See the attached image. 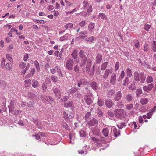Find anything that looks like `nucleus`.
I'll use <instances>...</instances> for the list:
<instances>
[{
    "instance_id": "f257e3e1",
    "label": "nucleus",
    "mask_w": 156,
    "mask_h": 156,
    "mask_svg": "<svg viewBox=\"0 0 156 156\" xmlns=\"http://www.w3.org/2000/svg\"><path fill=\"white\" fill-rule=\"evenodd\" d=\"M134 78L136 81H140L141 83H143L145 80L146 76L143 72L140 73L135 72L134 73Z\"/></svg>"
},
{
    "instance_id": "f03ea898",
    "label": "nucleus",
    "mask_w": 156,
    "mask_h": 156,
    "mask_svg": "<svg viewBox=\"0 0 156 156\" xmlns=\"http://www.w3.org/2000/svg\"><path fill=\"white\" fill-rule=\"evenodd\" d=\"M85 53L83 50H80L79 52V55L80 58L82 59V61L80 64L81 66H84L87 60V58L85 55Z\"/></svg>"
},
{
    "instance_id": "7ed1b4c3",
    "label": "nucleus",
    "mask_w": 156,
    "mask_h": 156,
    "mask_svg": "<svg viewBox=\"0 0 156 156\" xmlns=\"http://www.w3.org/2000/svg\"><path fill=\"white\" fill-rule=\"evenodd\" d=\"M95 68L94 65L93 66V68H91V63L90 62H87L86 65V72L90 75H93L94 74Z\"/></svg>"
},
{
    "instance_id": "20e7f679",
    "label": "nucleus",
    "mask_w": 156,
    "mask_h": 156,
    "mask_svg": "<svg viewBox=\"0 0 156 156\" xmlns=\"http://www.w3.org/2000/svg\"><path fill=\"white\" fill-rule=\"evenodd\" d=\"M115 116L117 118H121L124 117V115L125 114L124 110L119 109L116 110L115 111Z\"/></svg>"
},
{
    "instance_id": "39448f33",
    "label": "nucleus",
    "mask_w": 156,
    "mask_h": 156,
    "mask_svg": "<svg viewBox=\"0 0 156 156\" xmlns=\"http://www.w3.org/2000/svg\"><path fill=\"white\" fill-rule=\"evenodd\" d=\"M154 87V85L152 83H151L147 85L143 86V89L146 92H148L151 90Z\"/></svg>"
},
{
    "instance_id": "423d86ee",
    "label": "nucleus",
    "mask_w": 156,
    "mask_h": 156,
    "mask_svg": "<svg viewBox=\"0 0 156 156\" xmlns=\"http://www.w3.org/2000/svg\"><path fill=\"white\" fill-rule=\"evenodd\" d=\"M73 63V61L71 59H69L67 61L66 67L69 70H71L72 69Z\"/></svg>"
},
{
    "instance_id": "0eeeda50",
    "label": "nucleus",
    "mask_w": 156,
    "mask_h": 156,
    "mask_svg": "<svg viewBox=\"0 0 156 156\" xmlns=\"http://www.w3.org/2000/svg\"><path fill=\"white\" fill-rule=\"evenodd\" d=\"M105 103L107 107L110 108L114 104V102L111 99H108L105 100Z\"/></svg>"
},
{
    "instance_id": "6e6552de",
    "label": "nucleus",
    "mask_w": 156,
    "mask_h": 156,
    "mask_svg": "<svg viewBox=\"0 0 156 156\" xmlns=\"http://www.w3.org/2000/svg\"><path fill=\"white\" fill-rule=\"evenodd\" d=\"M122 97V93L121 91L117 92L115 94L114 98V100L115 101H119Z\"/></svg>"
},
{
    "instance_id": "1a4fd4ad",
    "label": "nucleus",
    "mask_w": 156,
    "mask_h": 156,
    "mask_svg": "<svg viewBox=\"0 0 156 156\" xmlns=\"http://www.w3.org/2000/svg\"><path fill=\"white\" fill-rule=\"evenodd\" d=\"M43 100L46 102L50 103L53 101V98L50 96H44L42 97Z\"/></svg>"
},
{
    "instance_id": "9d476101",
    "label": "nucleus",
    "mask_w": 156,
    "mask_h": 156,
    "mask_svg": "<svg viewBox=\"0 0 156 156\" xmlns=\"http://www.w3.org/2000/svg\"><path fill=\"white\" fill-rule=\"evenodd\" d=\"M14 103L15 101H14L12 100L10 104L8 105L9 111L10 112H12L15 108Z\"/></svg>"
},
{
    "instance_id": "9b49d317",
    "label": "nucleus",
    "mask_w": 156,
    "mask_h": 156,
    "mask_svg": "<svg viewBox=\"0 0 156 156\" xmlns=\"http://www.w3.org/2000/svg\"><path fill=\"white\" fill-rule=\"evenodd\" d=\"M109 129L107 128L104 129L102 131L103 134L104 136H110L111 137H112V134L109 133Z\"/></svg>"
},
{
    "instance_id": "f8f14e48",
    "label": "nucleus",
    "mask_w": 156,
    "mask_h": 156,
    "mask_svg": "<svg viewBox=\"0 0 156 156\" xmlns=\"http://www.w3.org/2000/svg\"><path fill=\"white\" fill-rule=\"evenodd\" d=\"M53 92L55 96L57 98V99H59L61 98V92L59 89L55 88L54 89Z\"/></svg>"
},
{
    "instance_id": "ddd939ff",
    "label": "nucleus",
    "mask_w": 156,
    "mask_h": 156,
    "mask_svg": "<svg viewBox=\"0 0 156 156\" xmlns=\"http://www.w3.org/2000/svg\"><path fill=\"white\" fill-rule=\"evenodd\" d=\"M113 133H111L112 135V137H111L112 138L113 136H114L116 137L120 134V131L119 130L118 131L117 129L115 128H113Z\"/></svg>"
},
{
    "instance_id": "4468645a",
    "label": "nucleus",
    "mask_w": 156,
    "mask_h": 156,
    "mask_svg": "<svg viewBox=\"0 0 156 156\" xmlns=\"http://www.w3.org/2000/svg\"><path fill=\"white\" fill-rule=\"evenodd\" d=\"M115 91L113 89H111L108 90L107 93V96L109 98H111L115 94Z\"/></svg>"
},
{
    "instance_id": "2eb2a0df",
    "label": "nucleus",
    "mask_w": 156,
    "mask_h": 156,
    "mask_svg": "<svg viewBox=\"0 0 156 156\" xmlns=\"http://www.w3.org/2000/svg\"><path fill=\"white\" fill-rule=\"evenodd\" d=\"M69 138L70 140V143L73 144L74 143V140L75 139V136L74 135V133L73 132H72V133H69Z\"/></svg>"
},
{
    "instance_id": "dca6fc26",
    "label": "nucleus",
    "mask_w": 156,
    "mask_h": 156,
    "mask_svg": "<svg viewBox=\"0 0 156 156\" xmlns=\"http://www.w3.org/2000/svg\"><path fill=\"white\" fill-rule=\"evenodd\" d=\"M116 80V75L114 74L112 75L110 79V83L112 85L114 84Z\"/></svg>"
},
{
    "instance_id": "f3484780",
    "label": "nucleus",
    "mask_w": 156,
    "mask_h": 156,
    "mask_svg": "<svg viewBox=\"0 0 156 156\" xmlns=\"http://www.w3.org/2000/svg\"><path fill=\"white\" fill-rule=\"evenodd\" d=\"M35 72V69L33 68L30 69V72L26 76L27 78H29L32 76L34 74Z\"/></svg>"
},
{
    "instance_id": "a211bd4d",
    "label": "nucleus",
    "mask_w": 156,
    "mask_h": 156,
    "mask_svg": "<svg viewBox=\"0 0 156 156\" xmlns=\"http://www.w3.org/2000/svg\"><path fill=\"white\" fill-rule=\"evenodd\" d=\"M60 70V69L59 67L58 66H56L54 68L51 69L50 71L52 73L54 74L56 72L57 73L59 72V71Z\"/></svg>"
},
{
    "instance_id": "6ab92c4d",
    "label": "nucleus",
    "mask_w": 156,
    "mask_h": 156,
    "mask_svg": "<svg viewBox=\"0 0 156 156\" xmlns=\"http://www.w3.org/2000/svg\"><path fill=\"white\" fill-rule=\"evenodd\" d=\"M97 120L94 118L93 119L88 122V124L90 126H94L96 123Z\"/></svg>"
},
{
    "instance_id": "aec40b11",
    "label": "nucleus",
    "mask_w": 156,
    "mask_h": 156,
    "mask_svg": "<svg viewBox=\"0 0 156 156\" xmlns=\"http://www.w3.org/2000/svg\"><path fill=\"white\" fill-rule=\"evenodd\" d=\"M70 36V35L68 33H66L65 35L60 38V40L61 41H63L67 40L69 36Z\"/></svg>"
},
{
    "instance_id": "412c9836",
    "label": "nucleus",
    "mask_w": 156,
    "mask_h": 156,
    "mask_svg": "<svg viewBox=\"0 0 156 156\" xmlns=\"http://www.w3.org/2000/svg\"><path fill=\"white\" fill-rule=\"evenodd\" d=\"M32 85L34 88H37L38 86V82L36 80H33L32 81Z\"/></svg>"
},
{
    "instance_id": "4be33fe9",
    "label": "nucleus",
    "mask_w": 156,
    "mask_h": 156,
    "mask_svg": "<svg viewBox=\"0 0 156 156\" xmlns=\"http://www.w3.org/2000/svg\"><path fill=\"white\" fill-rule=\"evenodd\" d=\"M133 98L132 95L129 94L126 95L125 98V99L129 102H131L133 100Z\"/></svg>"
},
{
    "instance_id": "5701e85b",
    "label": "nucleus",
    "mask_w": 156,
    "mask_h": 156,
    "mask_svg": "<svg viewBox=\"0 0 156 156\" xmlns=\"http://www.w3.org/2000/svg\"><path fill=\"white\" fill-rule=\"evenodd\" d=\"M85 101L87 105H90L92 102V100L90 97H85Z\"/></svg>"
},
{
    "instance_id": "b1692460",
    "label": "nucleus",
    "mask_w": 156,
    "mask_h": 156,
    "mask_svg": "<svg viewBox=\"0 0 156 156\" xmlns=\"http://www.w3.org/2000/svg\"><path fill=\"white\" fill-rule=\"evenodd\" d=\"M73 102L72 101H68L64 104V106L66 108L72 107L73 105Z\"/></svg>"
},
{
    "instance_id": "393cba45",
    "label": "nucleus",
    "mask_w": 156,
    "mask_h": 156,
    "mask_svg": "<svg viewBox=\"0 0 156 156\" xmlns=\"http://www.w3.org/2000/svg\"><path fill=\"white\" fill-rule=\"evenodd\" d=\"M24 83L25 87H28L31 84V81L30 79H28L24 81Z\"/></svg>"
},
{
    "instance_id": "a878e982",
    "label": "nucleus",
    "mask_w": 156,
    "mask_h": 156,
    "mask_svg": "<svg viewBox=\"0 0 156 156\" xmlns=\"http://www.w3.org/2000/svg\"><path fill=\"white\" fill-rule=\"evenodd\" d=\"M94 25L95 24L94 23H91L89 24L88 26V30L90 32H92V30L94 27Z\"/></svg>"
},
{
    "instance_id": "bb28decb",
    "label": "nucleus",
    "mask_w": 156,
    "mask_h": 156,
    "mask_svg": "<svg viewBox=\"0 0 156 156\" xmlns=\"http://www.w3.org/2000/svg\"><path fill=\"white\" fill-rule=\"evenodd\" d=\"M92 144H95L97 147L98 146V139L95 137L92 138Z\"/></svg>"
},
{
    "instance_id": "cd10ccee",
    "label": "nucleus",
    "mask_w": 156,
    "mask_h": 156,
    "mask_svg": "<svg viewBox=\"0 0 156 156\" xmlns=\"http://www.w3.org/2000/svg\"><path fill=\"white\" fill-rule=\"evenodd\" d=\"M148 99L146 98H143L141 99L140 102L142 105H145L148 102Z\"/></svg>"
},
{
    "instance_id": "c85d7f7f",
    "label": "nucleus",
    "mask_w": 156,
    "mask_h": 156,
    "mask_svg": "<svg viewBox=\"0 0 156 156\" xmlns=\"http://www.w3.org/2000/svg\"><path fill=\"white\" fill-rule=\"evenodd\" d=\"M153 81V78L151 76H147L146 78V82L147 83L152 82Z\"/></svg>"
},
{
    "instance_id": "c756f323",
    "label": "nucleus",
    "mask_w": 156,
    "mask_h": 156,
    "mask_svg": "<svg viewBox=\"0 0 156 156\" xmlns=\"http://www.w3.org/2000/svg\"><path fill=\"white\" fill-rule=\"evenodd\" d=\"M72 57L74 59L76 58L77 55L78 53L76 50H74L73 51L71 54Z\"/></svg>"
},
{
    "instance_id": "7c9ffc66",
    "label": "nucleus",
    "mask_w": 156,
    "mask_h": 156,
    "mask_svg": "<svg viewBox=\"0 0 156 156\" xmlns=\"http://www.w3.org/2000/svg\"><path fill=\"white\" fill-rule=\"evenodd\" d=\"M6 58L11 62H13V59L11 55L7 54L6 55Z\"/></svg>"
},
{
    "instance_id": "2f4dec72",
    "label": "nucleus",
    "mask_w": 156,
    "mask_h": 156,
    "mask_svg": "<svg viewBox=\"0 0 156 156\" xmlns=\"http://www.w3.org/2000/svg\"><path fill=\"white\" fill-rule=\"evenodd\" d=\"M126 73L127 75L129 77H130L132 76V72L131 69L128 68L126 69Z\"/></svg>"
},
{
    "instance_id": "473e14b6",
    "label": "nucleus",
    "mask_w": 156,
    "mask_h": 156,
    "mask_svg": "<svg viewBox=\"0 0 156 156\" xmlns=\"http://www.w3.org/2000/svg\"><path fill=\"white\" fill-rule=\"evenodd\" d=\"M110 72V70L108 69H107L106 70L105 74L104 75V78L105 79H106L108 77L109 73Z\"/></svg>"
},
{
    "instance_id": "72a5a7b5",
    "label": "nucleus",
    "mask_w": 156,
    "mask_h": 156,
    "mask_svg": "<svg viewBox=\"0 0 156 156\" xmlns=\"http://www.w3.org/2000/svg\"><path fill=\"white\" fill-rule=\"evenodd\" d=\"M130 83L129 78L128 77H126L124 80V83L123 84V86H125L128 85Z\"/></svg>"
},
{
    "instance_id": "f704fd0d",
    "label": "nucleus",
    "mask_w": 156,
    "mask_h": 156,
    "mask_svg": "<svg viewBox=\"0 0 156 156\" xmlns=\"http://www.w3.org/2000/svg\"><path fill=\"white\" fill-rule=\"evenodd\" d=\"M91 86L92 88L95 90H97V84L95 82H92L91 84Z\"/></svg>"
},
{
    "instance_id": "c9c22d12",
    "label": "nucleus",
    "mask_w": 156,
    "mask_h": 156,
    "mask_svg": "<svg viewBox=\"0 0 156 156\" xmlns=\"http://www.w3.org/2000/svg\"><path fill=\"white\" fill-rule=\"evenodd\" d=\"M129 89L131 90H134L136 89V87L135 84H131V85L128 87Z\"/></svg>"
},
{
    "instance_id": "e433bc0d",
    "label": "nucleus",
    "mask_w": 156,
    "mask_h": 156,
    "mask_svg": "<svg viewBox=\"0 0 156 156\" xmlns=\"http://www.w3.org/2000/svg\"><path fill=\"white\" fill-rule=\"evenodd\" d=\"M117 126L119 128L122 129L123 127H126V125L123 122L117 124Z\"/></svg>"
},
{
    "instance_id": "4c0bfd02",
    "label": "nucleus",
    "mask_w": 156,
    "mask_h": 156,
    "mask_svg": "<svg viewBox=\"0 0 156 156\" xmlns=\"http://www.w3.org/2000/svg\"><path fill=\"white\" fill-rule=\"evenodd\" d=\"M34 65L36 68L37 70L38 71L40 70L39 65L38 62L37 61L35 60L34 62Z\"/></svg>"
},
{
    "instance_id": "58836bf2",
    "label": "nucleus",
    "mask_w": 156,
    "mask_h": 156,
    "mask_svg": "<svg viewBox=\"0 0 156 156\" xmlns=\"http://www.w3.org/2000/svg\"><path fill=\"white\" fill-rule=\"evenodd\" d=\"M29 68V64L28 63L27 64L26 66L25 69L23 70L21 72L22 74H24L26 73V72L28 70Z\"/></svg>"
},
{
    "instance_id": "ea45409f",
    "label": "nucleus",
    "mask_w": 156,
    "mask_h": 156,
    "mask_svg": "<svg viewBox=\"0 0 156 156\" xmlns=\"http://www.w3.org/2000/svg\"><path fill=\"white\" fill-rule=\"evenodd\" d=\"M149 45L146 43L145 44L144 46V51H147L149 50Z\"/></svg>"
},
{
    "instance_id": "a19ab883",
    "label": "nucleus",
    "mask_w": 156,
    "mask_h": 156,
    "mask_svg": "<svg viewBox=\"0 0 156 156\" xmlns=\"http://www.w3.org/2000/svg\"><path fill=\"white\" fill-rule=\"evenodd\" d=\"M137 97H139L142 93V90L140 89H137L136 90Z\"/></svg>"
},
{
    "instance_id": "79ce46f5",
    "label": "nucleus",
    "mask_w": 156,
    "mask_h": 156,
    "mask_svg": "<svg viewBox=\"0 0 156 156\" xmlns=\"http://www.w3.org/2000/svg\"><path fill=\"white\" fill-rule=\"evenodd\" d=\"M133 105L132 104H127L126 105V109L128 110L131 109L133 108Z\"/></svg>"
},
{
    "instance_id": "37998d69",
    "label": "nucleus",
    "mask_w": 156,
    "mask_h": 156,
    "mask_svg": "<svg viewBox=\"0 0 156 156\" xmlns=\"http://www.w3.org/2000/svg\"><path fill=\"white\" fill-rule=\"evenodd\" d=\"M26 65L25 63L23 62H20V68L22 69H24L25 67H26Z\"/></svg>"
},
{
    "instance_id": "c03bdc74",
    "label": "nucleus",
    "mask_w": 156,
    "mask_h": 156,
    "mask_svg": "<svg viewBox=\"0 0 156 156\" xmlns=\"http://www.w3.org/2000/svg\"><path fill=\"white\" fill-rule=\"evenodd\" d=\"M83 7L84 9H87V7L89 6V4L88 3L85 1H84L83 2Z\"/></svg>"
},
{
    "instance_id": "a18cd8bd",
    "label": "nucleus",
    "mask_w": 156,
    "mask_h": 156,
    "mask_svg": "<svg viewBox=\"0 0 156 156\" xmlns=\"http://www.w3.org/2000/svg\"><path fill=\"white\" fill-rule=\"evenodd\" d=\"M12 65L10 63H8L5 65V68L6 69L10 70L12 69Z\"/></svg>"
},
{
    "instance_id": "49530a36",
    "label": "nucleus",
    "mask_w": 156,
    "mask_h": 156,
    "mask_svg": "<svg viewBox=\"0 0 156 156\" xmlns=\"http://www.w3.org/2000/svg\"><path fill=\"white\" fill-rule=\"evenodd\" d=\"M107 62H105L103 63L101 65V70H105L106 69V68L107 66Z\"/></svg>"
},
{
    "instance_id": "de8ad7c7",
    "label": "nucleus",
    "mask_w": 156,
    "mask_h": 156,
    "mask_svg": "<svg viewBox=\"0 0 156 156\" xmlns=\"http://www.w3.org/2000/svg\"><path fill=\"white\" fill-rule=\"evenodd\" d=\"M51 79L54 82H56L58 80V77L55 75H53L51 77Z\"/></svg>"
},
{
    "instance_id": "09e8293b",
    "label": "nucleus",
    "mask_w": 156,
    "mask_h": 156,
    "mask_svg": "<svg viewBox=\"0 0 156 156\" xmlns=\"http://www.w3.org/2000/svg\"><path fill=\"white\" fill-rule=\"evenodd\" d=\"M73 25L72 23H69L65 25L64 27L66 29L71 28H72Z\"/></svg>"
},
{
    "instance_id": "8fccbe9b",
    "label": "nucleus",
    "mask_w": 156,
    "mask_h": 156,
    "mask_svg": "<svg viewBox=\"0 0 156 156\" xmlns=\"http://www.w3.org/2000/svg\"><path fill=\"white\" fill-rule=\"evenodd\" d=\"M91 114L90 112H87L85 115V117L86 118V120L88 121V118L90 116Z\"/></svg>"
},
{
    "instance_id": "3c124183",
    "label": "nucleus",
    "mask_w": 156,
    "mask_h": 156,
    "mask_svg": "<svg viewBox=\"0 0 156 156\" xmlns=\"http://www.w3.org/2000/svg\"><path fill=\"white\" fill-rule=\"evenodd\" d=\"M99 16L102 19L105 20L106 19V17L105 15L103 13H100Z\"/></svg>"
},
{
    "instance_id": "603ef678",
    "label": "nucleus",
    "mask_w": 156,
    "mask_h": 156,
    "mask_svg": "<svg viewBox=\"0 0 156 156\" xmlns=\"http://www.w3.org/2000/svg\"><path fill=\"white\" fill-rule=\"evenodd\" d=\"M86 23L85 21H82L79 23V25L81 27H84L86 24Z\"/></svg>"
},
{
    "instance_id": "864d4df0",
    "label": "nucleus",
    "mask_w": 156,
    "mask_h": 156,
    "mask_svg": "<svg viewBox=\"0 0 156 156\" xmlns=\"http://www.w3.org/2000/svg\"><path fill=\"white\" fill-rule=\"evenodd\" d=\"M69 97L68 96H65L61 99V101L62 102H65L69 99Z\"/></svg>"
},
{
    "instance_id": "5fc2aeb1",
    "label": "nucleus",
    "mask_w": 156,
    "mask_h": 156,
    "mask_svg": "<svg viewBox=\"0 0 156 156\" xmlns=\"http://www.w3.org/2000/svg\"><path fill=\"white\" fill-rule=\"evenodd\" d=\"M119 62H116L115 65V71H116L119 69Z\"/></svg>"
},
{
    "instance_id": "6e6d98bb",
    "label": "nucleus",
    "mask_w": 156,
    "mask_h": 156,
    "mask_svg": "<svg viewBox=\"0 0 156 156\" xmlns=\"http://www.w3.org/2000/svg\"><path fill=\"white\" fill-rule=\"evenodd\" d=\"M135 46L137 48L140 47L139 41L137 40H136L135 41Z\"/></svg>"
},
{
    "instance_id": "4d7b16f0",
    "label": "nucleus",
    "mask_w": 156,
    "mask_h": 156,
    "mask_svg": "<svg viewBox=\"0 0 156 156\" xmlns=\"http://www.w3.org/2000/svg\"><path fill=\"white\" fill-rule=\"evenodd\" d=\"M150 25L148 24L145 25L144 26L145 30L146 31H148V30L150 28Z\"/></svg>"
},
{
    "instance_id": "13d9d810",
    "label": "nucleus",
    "mask_w": 156,
    "mask_h": 156,
    "mask_svg": "<svg viewBox=\"0 0 156 156\" xmlns=\"http://www.w3.org/2000/svg\"><path fill=\"white\" fill-rule=\"evenodd\" d=\"M63 126L64 128H65V129L67 130H69V127L68 125L66 123H63Z\"/></svg>"
},
{
    "instance_id": "bf43d9fd",
    "label": "nucleus",
    "mask_w": 156,
    "mask_h": 156,
    "mask_svg": "<svg viewBox=\"0 0 156 156\" xmlns=\"http://www.w3.org/2000/svg\"><path fill=\"white\" fill-rule=\"evenodd\" d=\"M79 133L80 136L82 137H84L86 136V133L83 131H80V132Z\"/></svg>"
},
{
    "instance_id": "052dcab7",
    "label": "nucleus",
    "mask_w": 156,
    "mask_h": 156,
    "mask_svg": "<svg viewBox=\"0 0 156 156\" xmlns=\"http://www.w3.org/2000/svg\"><path fill=\"white\" fill-rule=\"evenodd\" d=\"M13 47H14V46L13 44H10L9 46V47L7 49V51H10L12 50V49H13Z\"/></svg>"
},
{
    "instance_id": "680f3d73",
    "label": "nucleus",
    "mask_w": 156,
    "mask_h": 156,
    "mask_svg": "<svg viewBox=\"0 0 156 156\" xmlns=\"http://www.w3.org/2000/svg\"><path fill=\"white\" fill-rule=\"evenodd\" d=\"M74 70L76 73H78L79 71V67L77 65H76L74 68Z\"/></svg>"
},
{
    "instance_id": "e2e57ef3",
    "label": "nucleus",
    "mask_w": 156,
    "mask_h": 156,
    "mask_svg": "<svg viewBox=\"0 0 156 156\" xmlns=\"http://www.w3.org/2000/svg\"><path fill=\"white\" fill-rule=\"evenodd\" d=\"M108 116L111 117H112L114 116V114L113 112L111 111H108Z\"/></svg>"
},
{
    "instance_id": "0e129e2a",
    "label": "nucleus",
    "mask_w": 156,
    "mask_h": 156,
    "mask_svg": "<svg viewBox=\"0 0 156 156\" xmlns=\"http://www.w3.org/2000/svg\"><path fill=\"white\" fill-rule=\"evenodd\" d=\"M63 117L65 120H66L68 119V115L65 111L63 112Z\"/></svg>"
},
{
    "instance_id": "69168bd1",
    "label": "nucleus",
    "mask_w": 156,
    "mask_h": 156,
    "mask_svg": "<svg viewBox=\"0 0 156 156\" xmlns=\"http://www.w3.org/2000/svg\"><path fill=\"white\" fill-rule=\"evenodd\" d=\"M21 112V111L20 110H15L14 111V113L15 115H18Z\"/></svg>"
},
{
    "instance_id": "338daca9",
    "label": "nucleus",
    "mask_w": 156,
    "mask_h": 156,
    "mask_svg": "<svg viewBox=\"0 0 156 156\" xmlns=\"http://www.w3.org/2000/svg\"><path fill=\"white\" fill-rule=\"evenodd\" d=\"M80 80L82 82V83H83V85L87 84V80L85 79H80Z\"/></svg>"
},
{
    "instance_id": "774afa93",
    "label": "nucleus",
    "mask_w": 156,
    "mask_h": 156,
    "mask_svg": "<svg viewBox=\"0 0 156 156\" xmlns=\"http://www.w3.org/2000/svg\"><path fill=\"white\" fill-rule=\"evenodd\" d=\"M151 46L153 51L156 52V44H152Z\"/></svg>"
}]
</instances>
